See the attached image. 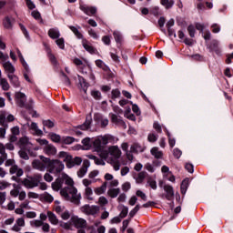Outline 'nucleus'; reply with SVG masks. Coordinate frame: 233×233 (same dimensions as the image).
I'll use <instances>...</instances> for the list:
<instances>
[{
  "label": "nucleus",
  "mask_w": 233,
  "mask_h": 233,
  "mask_svg": "<svg viewBox=\"0 0 233 233\" xmlns=\"http://www.w3.org/2000/svg\"><path fill=\"white\" fill-rule=\"evenodd\" d=\"M82 144H83V149L84 150H90V148H92V139H90V137H86L82 140Z\"/></svg>",
  "instance_id": "bb28decb"
},
{
  "label": "nucleus",
  "mask_w": 233,
  "mask_h": 233,
  "mask_svg": "<svg viewBox=\"0 0 233 233\" xmlns=\"http://www.w3.org/2000/svg\"><path fill=\"white\" fill-rule=\"evenodd\" d=\"M161 5H163V6H165L166 8H170L173 3L172 1H169V0H161Z\"/></svg>",
  "instance_id": "0e129e2a"
},
{
  "label": "nucleus",
  "mask_w": 233,
  "mask_h": 233,
  "mask_svg": "<svg viewBox=\"0 0 233 233\" xmlns=\"http://www.w3.org/2000/svg\"><path fill=\"white\" fill-rule=\"evenodd\" d=\"M82 184L85 186V190H84L85 199H87L88 201H94V190L90 187V185H92V180L88 178H84L82 180Z\"/></svg>",
  "instance_id": "0eeeda50"
},
{
  "label": "nucleus",
  "mask_w": 233,
  "mask_h": 233,
  "mask_svg": "<svg viewBox=\"0 0 233 233\" xmlns=\"http://www.w3.org/2000/svg\"><path fill=\"white\" fill-rule=\"evenodd\" d=\"M30 128L35 132V136H43V130L39 129L35 122L31 123Z\"/></svg>",
  "instance_id": "cd10ccee"
},
{
  "label": "nucleus",
  "mask_w": 233,
  "mask_h": 233,
  "mask_svg": "<svg viewBox=\"0 0 233 233\" xmlns=\"http://www.w3.org/2000/svg\"><path fill=\"white\" fill-rule=\"evenodd\" d=\"M74 141H76L75 137H62V142L64 145H72V143H74Z\"/></svg>",
  "instance_id": "79ce46f5"
},
{
  "label": "nucleus",
  "mask_w": 233,
  "mask_h": 233,
  "mask_svg": "<svg viewBox=\"0 0 233 233\" xmlns=\"http://www.w3.org/2000/svg\"><path fill=\"white\" fill-rule=\"evenodd\" d=\"M65 206H61L59 200L55 201V211L56 214H62L65 211Z\"/></svg>",
  "instance_id": "c85d7f7f"
},
{
  "label": "nucleus",
  "mask_w": 233,
  "mask_h": 233,
  "mask_svg": "<svg viewBox=\"0 0 233 233\" xmlns=\"http://www.w3.org/2000/svg\"><path fill=\"white\" fill-rule=\"evenodd\" d=\"M91 95L95 99H101V92L99 91H92Z\"/></svg>",
  "instance_id": "774afa93"
},
{
  "label": "nucleus",
  "mask_w": 233,
  "mask_h": 233,
  "mask_svg": "<svg viewBox=\"0 0 233 233\" xmlns=\"http://www.w3.org/2000/svg\"><path fill=\"white\" fill-rule=\"evenodd\" d=\"M83 46L84 48L89 52L90 54H94V52H96V49H94V47H92V46L88 45L86 42H83Z\"/></svg>",
  "instance_id": "09e8293b"
},
{
  "label": "nucleus",
  "mask_w": 233,
  "mask_h": 233,
  "mask_svg": "<svg viewBox=\"0 0 233 233\" xmlns=\"http://www.w3.org/2000/svg\"><path fill=\"white\" fill-rule=\"evenodd\" d=\"M43 198L45 201H47V203H52V201H54V197L48 193H44Z\"/></svg>",
  "instance_id": "3c124183"
},
{
  "label": "nucleus",
  "mask_w": 233,
  "mask_h": 233,
  "mask_svg": "<svg viewBox=\"0 0 233 233\" xmlns=\"http://www.w3.org/2000/svg\"><path fill=\"white\" fill-rule=\"evenodd\" d=\"M145 177H147V172L141 171L140 173L137 174L136 179V183L141 184L143 181H145Z\"/></svg>",
  "instance_id": "72a5a7b5"
},
{
  "label": "nucleus",
  "mask_w": 233,
  "mask_h": 233,
  "mask_svg": "<svg viewBox=\"0 0 233 233\" xmlns=\"http://www.w3.org/2000/svg\"><path fill=\"white\" fill-rule=\"evenodd\" d=\"M78 81H79L80 88H82L84 92H86L88 88V84L85 81V78H83V76H78Z\"/></svg>",
  "instance_id": "f704fd0d"
},
{
  "label": "nucleus",
  "mask_w": 233,
  "mask_h": 233,
  "mask_svg": "<svg viewBox=\"0 0 233 233\" xmlns=\"http://www.w3.org/2000/svg\"><path fill=\"white\" fill-rule=\"evenodd\" d=\"M13 23L14 22L12 21V18L8 16L5 17L3 22L5 28H6L7 30H10L12 28Z\"/></svg>",
  "instance_id": "4c0bfd02"
},
{
  "label": "nucleus",
  "mask_w": 233,
  "mask_h": 233,
  "mask_svg": "<svg viewBox=\"0 0 233 233\" xmlns=\"http://www.w3.org/2000/svg\"><path fill=\"white\" fill-rule=\"evenodd\" d=\"M118 209H120V218H127V216H128V208H127V206L124 205H119L118 206Z\"/></svg>",
  "instance_id": "c756f323"
},
{
  "label": "nucleus",
  "mask_w": 233,
  "mask_h": 233,
  "mask_svg": "<svg viewBox=\"0 0 233 233\" xmlns=\"http://www.w3.org/2000/svg\"><path fill=\"white\" fill-rule=\"evenodd\" d=\"M7 77L12 85L15 86V88H19L21 86V82H19V77L15 76V74L13 75H7Z\"/></svg>",
  "instance_id": "6ab92c4d"
},
{
  "label": "nucleus",
  "mask_w": 233,
  "mask_h": 233,
  "mask_svg": "<svg viewBox=\"0 0 233 233\" xmlns=\"http://www.w3.org/2000/svg\"><path fill=\"white\" fill-rule=\"evenodd\" d=\"M69 28L75 34V35L78 37V39L83 38V35L75 26H70Z\"/></svg>",
  "instance_id": "864d4df0"
},
{
  "label": "nucleus",
  "mask_w": 233,
  "mask_h": 233,
  "mask_svg": "<svg viewBox=\"0 0 233 233\" xmlns=\"http://www.w3.org/2000/svg\"><path fill=\"white\" fill-rule=\"evenodd\" d=\"M121 96V91L119 89H114L111 93L112 99H117V97Z\"/></svg>",
  "instance_id": "5fc2aeb1"
},
{
  "label": "nucleus",
  "mask_w": 233,
  "mask_h": 233,
  "mask_svg": "<svg viewBox=\"0 0 233 233\" xmlns=\"http://www.w3.org/2000/svg\"><path fill=\"white\" fill-rule=\"evenodd\" d=\"M147 187H150L153 190H157V182H156V179L149 177L147 179Z\"/></svg>",
  "instance_id": "e433bc0d"
},
{
  "label": "nucleus",
  "mask_w": 233,
  "mask_h": 233,
  "mask_svg": "<svg viewBox=\"0 0 233 233\" xmlns=\"http://www.w3.org/2000/svg\"><path fill=\"white\" fill-rule=\"evenodd\" d=\"M36 143H38V145H40V147H46L48 144V140L45 139V138H36L35 139Z\"/></svg>",
  "instance_id": "603ef678"
},
{
  "label": "nucleus",
  "mask_w": 233,
  "mask_h": 233,
  "mask_svg": "<svg viewBox=\"0 0 233 233\" xmlns=\"http://www.w3.org/2000/svg\"><path fill=\"white\" fill-rule=\"evenodd\" d=\"M181 193L187 194V189L188 188V178H186L181 183Z\"/></svg>",
  "instance_id": "37998d69"
},
{
  "label": "nucleus",
  "mask_w": 233,
  "mask_h": 233,
  "mask_svg": "<svg viewBox=\"0 0 233 233\" xmlns=\"http://www.w3.org/2000/svg\"><path fill=\"white\" fill-rule=\"evenodd\" d=\"M0 154L4 157V159H6V157H8V155H6L5 152V145H3V143H0Z\"/></svg>",
  "instance_id": "6e6d98bb"
},
{
  "label": "nucleus",
  "mask_w": 233,
  "mask_h": 233,
  "mask_svg": "<svg viewBox=\"0 0 233 233\" xmlns=\"http://www.w3.org/2000/svg\"><path fill=\"white\" fill-rule=\"evenodd\" d=\"M15 117L12 114H7L5 111L0 112V125H5V121H15Z\"/></svg>",
  "instance_id": "f8f14e48"
},
{
  "label": "nucleus",
  "mask_w": 233,
  "mask_h": 233,
  "mask_svg": "<svg viewBox=\"0 0 233 233\" xmlns=\"http://www.w3.org/2000/svg\"><path fill=\"white\" fill-rule=\"evenodd\" d=\"M61 227L66 230H70L72 227H75L76 228H85V227H86V220L77 216H72L70 220L68 222L62 223Z\"/></svg>",
  "instance_id": "39448f33"
},
{
  "label": "nucleus",
  "mask_w": 233,
  "mask_h": 233,
  "mask_svg": "<svg viewBox=\"0 0 233 233\" xmlns=\"http://www.w3.org/2000/svg\"><path fill=\"white\" fill-rule=\"evenodd\" d=\"M0 86L5 92H8V90H10V84L6 78H0Z\"/></svg>",
  "instance_id": "393cba45"
},
{
  "label": "nucleus",
  "mask_w": 233,
  "mask_h": 233,
  "mask_svg": "<svg viewBox=\"0 0 233 233\" xmlns=\"http://www.w3.org/2000/svg\"><path fill=\"white\" fill-rule=\"evenodd\" d=\"M56 44L61 50H65V38H56Z\"/></svg>",
  "instance_id": "de8ad7c7"
},
{
  "label": "nucleus",
  "mask_w": 233,
  "mask_h": 233,
  "mask_svg": "<svg viewBox=\"0 0 233 233\" xmlns=\"http://www.w3.org/2000/svg\"><path fill=\"white\" fill-rule=\"evenodd\" d=\"M58 157L60 159H64V162L66 163L67 168H73V167H79L81 163H83V158L79 157H76L75 158L72 157L70 154L65 151H61L58 153Z\"/></svg>",
  "instance_id": "20e7f679"
},
{
  "label": "nucleus",
  "mask_w": 233,
  "mask_h": 233,
  "mask_svg": "<svg viewBox=\"0 0 233 233\" xmlns=\"http://www.w3.org/2000/svg\"><path fill=\"white\" fill-rule=\"evenodd\" d=\"M63 183L67 185L66 187L63 188ZM52 189L55 192H59L60 196L66 201H71V203H76L79 205V199H81V195L77 194V188L74 187V179L66 173H62L51 185ZM62 188V189H61Z\"/></svg>",
  "instance_id": "f257e3e1"
},
{
  "label": "nucleus",
  "mask_w": 233,
  "mask_h": 233,
  "mask_svg": "<svg viewBox=\"0 0 233 233\" xmlns=\"http://www.w3.org/2000/svg\"><path fill=\"white\" fill-rule=\"evenodd\" d=\"M159 166H160L159 162L155 161L153 162V165L150 163L146 164L145 168L146 170H147V172L154 173L156 172V167H159Z\"/></svg>",
  "instance_id": "5701e85b"
},
{
  "label": "nucleus",
  "mask_w": 233,
  "mask_h": 233,
  "mask_svg": "<svg viewBox=\"0 0 233 233\" xmlns=\"http://www.w3.org/2000/svg\"><path fill=\"white\" fill-rule=\"evenodd\" d=\"M86 172H88V169L86 168V167H80V169L77 171V176L79 177H85V176H86Z\"/></svg>",
  "instance_id": "49530a36"
},
{
  "label": "nucleus",
  "mask_w": 233,
  "mask_h": 233,
  "mask_svg": "<svg viewBox=\"0 0 233 233\" xmlns=\"http://www.w3.org/2000/svg\"><path fill=\"white\" fill-rule=\"evenodd\" d=\"M80 10H82V12H85L86 15H94V14L97 12V9L96 7H91L87 5H80Z\"/></svg>",
  "instance_id": "2eb2a0df"
},
{
  "label": "nucleus",
  "mask_w": 233,
  "mask_h": 233,
  "mask_svg": "<svg viewBox=\"0 0 233 233\" xmlns=\"http://www.w3.org/2000/svg\"><path fill=\"white\" fill-rule=\"evenodd\" d=\"M105 192H106V182L101 187L95 188V194H96V196H101V194H105Z\"/></svg>",
  "instance_id": "2f4dec72"
},
{
  "label": "nucleus",
  "mask_w": 233,
  "mask_h": 233,
  "mask_svg": "<svg viewBox=\"0 0 233 233\" xmlns=\"http://www.w3.org/2000/svg\"><path fill=\"white\" fill-rule=\"evenodd\" d=\"M151 156H154L156 159H161L163 157V151L159 150V147H154L150 150Z\"/></svg>",
  "instance_id": "412c9836"
},
{
  "label": "nucleus",
  "mask_w": 233,
  "mask_h": 233,
  "mask_svg": "<svg viewBox=\"0 0 233 233\" xmlns=\"http://www.w3.org/2000/svg\"><path fill=\"white\" fill-rule=\"evenodd\" d=\"M130 188H132V185L130 184V182H125L124 184H122L123 192H128Z\"/></svg>",
  "instance_id": "4d7b16f0"
},
{
  "label": "nucleus",
  "mask_w": 233,
  "mask_h": 233,
  "mask_svg": "<svg viewBox=\"0 0 233 233\" xmlns=\"http://www.w3.org/2000/svg\"><path fill=\"white\" fill-rule=\"evenodd\" d=\"M15 101L18 106L25 108L26 106V95L22 92H16L15 94Z\"/></svg>",
  "instance_id": "1a4fd4ad"
},
{
  "label": "nucleus",
  "mask_w": 233,
  "mask_h": 233,
  "mask_svg": "<svg viewBox=\"0 0 233 233\" xmlns=\"http://www.w3.org/2000/svg\"><path fill=\"white\" fill-rule=\"evenodd\" d=\"M108 143H114V137L111 135L100 136L92 139V148L95 152H101L103 147Z\"/></svg>",
  "instance_id": "7ed1b4c3"
},
{
  "label": "nucleus",
  "mask_w": 233,
  "mask_h": 233,
  "mask_svg": "<svg viewBox=\"0 0 233 233\" xmlns=\"http://www.w3.org/2000/svg\"><path fill=\"white\" fill-rule=\"evenodd\" d=\"M131 152H143V149H141V146H139V144H134L131 146Z\"/></svg>",
  "instance_id": "680f3d73"
},
{
  "label": "nucleus",
  "mask_w": 233,
  "mask_h": 233,
  "mask_svg": "<svg viewBox=\"0 0 233 233\" xmlns=\"http://www.w3.org/2000/svg\"><path fill=\"white\" fill-rule=\"evenodd\" d=\"M97 176H99L98 170H93L88 174L89 179H94L95 177H97Z\"/></svg>",
  "instance_id": "e2e57ef3"
},
{
  "label": "nucleus",
  "mask_w": 233,
  "mask_h": 233,
  "mask_svg": "<svg viewBox=\"0 0 233 233\" xmlns=\"http://www.w3.org/2000/svg\"><path fill=\"white\" fill-rule=\"evenodd\" d=\"M16 53L23 66L25 68V70H28V64H26V61H25V57H23V54H21V51L19 49H16Z\"/></svg>",
  "instance_id": "a19ab883"
},
{
  "label": "nucleus",
  "mask_w": 233,
  "mask_h": 233,
  "mask_svg": "<svg viewBox=\"0 0 233 233\" xmlns=\"http://www.w3.org/2000/svg\"><path fill=\"white\" fill-rule=\"evenodd\" d=\"M10 174H16L18 177H21L23 176L24 172L23 169L19 168L16 165H14L10 168Z\"/></svg>",
  "instance_id": "a878e982"
},
{
  "label": "nucleus",
  "mask_w": 233,
  "mask_h": 233,
  "mask_svg": "<svg viewBox=\"0 0 233 233\" xmlns=\"http://www.w3.org/2000/svg\"><path fill=\"white\" fill-rule=\"evenodd\" d=\"M16 53L23 66L25 68V70H28V64H26V61H25V57H23V54H21V51L19 49H16Z\"/></svg>",
  "instance_id": "ea45409f"
},
{
  "label": "nucleus",
  "mask_w": 233,
  "mask_h": 233,
  "mask_svg": "<svg viewBox=\"0 0 233 233\" xmlns=\"http://www.w3.org/2000/svg\"><path fill=\"white\" fill-rule=\"evenodd\" d=\"M124 116L127 117V119H130V121H136V116L132 114L130 107H127Z\"/></svg>",
  "instance_id": "473e14b6"
},
{
  "label": "nucleus",
  "mask_w": 233,
  "mask_h": 233,
  "mask_svg": "<svg viewBox=\"0 0 233 233\" xmlns=\"http://www.w3.org/2000/svg\"><path fill=\"white\" fill-rule=\"evenodd\" d=\"M47 218L52 225L59 224V219H57V217L52 211H47Z\"/></svg>",
  "instance_id": "b1692460"
},
{
  "label": "nucleus",
  "mask_w": 233,
  "mask_h": 233,
  "mask_svg": "<svg viewBox=\"0 0 233 233\" xmlns=\"http://www.w3.org/2000/svg\"><path fill=\"white\" fill-rule=\"evenodd\" d=\"M60 216L64 221H67V219H70V211L65 209Z\"/></svg>",
  "instance_id": "8fccbe9b"
},
{
  "label": "nucleus",
  "mask_w": 233,
  "mask_h": 233,
  "mask_svg": "<svg viewBox=\"0 0 233 233\" xmlns=\"http://www.w3.org/2000/svg\"><path fill=\"white\" fill-rule=\"evenodd\" d=\"M121 194V189L119 187H111L107 190V196L112 199L117 198Z\"/></svg>",
  "instance_id": "a211bd4d"
},
{
  "label": "nucleus",
  "mask_w": 233,
  "mask_h": 233,
  "mask_svg": "<svg viewBox=\"0 0 233 233\" xmlns=\"http://www.w3.org/2000/svg\"><path fill=\"white\" fill-rule=\"evenodd\" d=\"M136 196H137V198H141L143 201H147V194H145V192L142 190H137Z\"/></svg>",
  "instance_id": "13d9d810"
},
{
  "label": "nucleus",
  "mask_w": 233,
  "mask_h": 233,
  "mask_svg": "<svg viewBox=\"0 0 233 233\" xmlns=\"http://www.w3.org/2000/svg\"><path fill=\"white\" fill-rule=\"evenodd\" d=\"M40 159L42 160H34L32 162L33 168H35L36 170H40V172H45L46 170L47 167H50V158L41 156Z\"/></svg>",
  "instance_id": "423d86ee"
},
{
  "label": "nucleus",
  "mask_w": 233,
  "mask_h": 233,
  "mask_svg": "<svg viewBox=\"0 0 233 233\" xmlns=\"http://www.w3.org/2000/svg\"><path fill=\"white\" fill-rule=\"evenodd\" d=\"M20 145L22 148H25V150L30 151V148H32V143L28 140V137H24L20 138Z\"/></svg>",
  "instance_id": "aec40b11"
},
{
  "label": "nucleus",
  "mask_w": 233,
  "mask_h": 233,
  "mask_svg": "<svg viewBox=\"0 0 233 233\" xmlns=\"http://www.w3.org/2000/svg\"><path fill=\"white\" fill-rule=\"evenodd\" d=\"M44 130L46 128H54L55 123L52 120H44L43 121Z\"/></svg>",
  "instance_id": "c03bdc74"
},
{
  "label": "nucleus",
  "mask_w": 233,
  "mask_h": 233,
  "mask_svg": "<svg viewBox=\"0 0 233 233\" xmlns=\"http://www.w3.org/2000/svg\"><path fill=\"white\" fill-rule=\"evenodd\" d=\"M81 212L87 216H94V214H97V212H99V208H97V206L86 205L81 208Z\"/></svg>",
  "instance_id": "9d476101"
},
{
  "label": "nucleus",
  "mask_w": 233,
  "mask_h": 233,
  "mask_svg": "<svg viewBox=\"0 0 233 233\" xmlns=\"http://www.w3.org/2000/svg\"><path fill=\"white\" fill-rule=\"evenodd\" d=\"M164 190L166 192V198L170 201L174 199V187L172 186H164Z\"/></svg>",
  "instance_id": "dca6fc26"
},
{
  "label": "nucleus",
  "mask_w": 233,
  "mask_h": 233,
  "mask_svg": "<svg viewBox=\"0 0 233 233\" xmlns=\"http://www.w3.org/2000/svg\"><path fill=\"white\" fill-rule=\"evenodd\" d=\"M161 172H162L164 177H168V176H171V173H172V172H170V168H168V167H167V166H163L161 167Z\"/></svg>",
  "instance_id": "a18cd8bd"
},
{
  "label": "nucleus",
  "mask_w": 233,
  "mask_h": 233,
  "mask_svg": "<svg viewBox=\"0 0 233 233\" xmlns=\"http://www.w3.org/2000/svg\"><path fill=\"white\" fill-rule=\"evenodd\" d=\"M111 121L112 123H115V125H125V122H123L120 117L114 114L111 115Z\"/></svg>",
  "instance_id": "58836bf2"
},
{
  "label": "nucleus",
  "mask_w": 233,
  "mask_h": 233,
  "mask_svg": "<svg viewBox=\"0 0 233 233\" xmlns=\"http://www.w3.org/2000/svg\"><path fill=\"white\" fill-rule=\"evenodd\" d=\"M31 225L32 227L39 228V227H42L43 222L41 220H33L31 221Z\"/></svg>",
  "instance_id": "338daca9"
},
{
  "label": "nucleus",
  "mask_w": 233,
  "mask_h": 233,
  "mask_svg": "<svg viewBox=\"0 0 233 233\" xmlns=\"http://www.w3.org/2000/svg\"><path fill=\"white\" fill-rule=\"evenodd\" d=\"M50 165L53 166V168H55L56 172H63V170H65V164H63V162L59 160H50Z\"/></svg>",
  "instance_id": "4468645a"
},
{
  "label": "nucleus",
  "mask_w": 233,
  "mask_h": 233,
  "mask_svg": "<svg viewBox=\"0 0 233 233\" xmlns=\"http://www.w3.org/2000/svg\"><path fill=\"white\" fill-rule=\"evenodd\" d=\"M43 150L46 156H56V154H57V148H56V147H54L52 144H48L47 146L44 147Z\"/></svg>",
  "instance_id": "ddd939ff"
},
{
  "label": "nucleus",
  "mask_w": 233,
  "mask_h": 233,
  "mask_svg": "<svg viewBox=\"0 0 233 233\" xmlns=\"http://www.w3.org/2000/svg\"><path fill=\"white\" fill-rule=\"evenodd\" d=\"M48 35L51 39H59L61 33L57 27H54L48 30Z\"/></svg>",
  "instance_id": "f3484780"
},
{
  "label": "nucleus",
  "mask_w": 233,
  "mask_h": 233,
  "mask_svg": "<svg viewBox=\"0 0 233 233\" xmlns=\"http://www.w3.org/2000/svg\"><path fill=\"white\" fill-rule=\"evenodd\" d=\"M98 205L105 207V205H108V199L105 197H100L98 198Z\"/></svg>",
  "instance_id": "052dcab7"
},
{
  "label": "nucleus",
  "mask_w": 233,
  "mask_h": 233,
  "mask_svg": "<svg viewBox=\"0 0 233 233\" xmlns=\"http://www.w3.org/2000/svg\"><path fill=\"white\" fill-rule=\"evenodd\" d=\"M2 66L7 76H12L15 74V67L12 65V62L5 61L2 63Z\"/></svg>",
  "instance_id": "9b49d317"
},
{
  "label": "nucleus",
  "mask_w": 233,
  "mask_h": 233,
  "mask_svg": "<svg viewBox=\"0 0 233 233\" xmlns=\"http://www.w3.org/2000/svg\"><path fill=\"white\" fill-rule=\"evenodd\" d=\"M49 138L51 139V141H53V143H62V139H63L61 136L56 133H50Z\"/></svg>",
  "instance_id": "7c9ffc66"
},
{
  "label": "nucleus",
  "mask_w": 233,
  "mask_h": 233,
  "mask_svg": "<svg viewBox=\"0 0 233 233\" xmlns=\"http://www.w3.org/2000/svg\"><path fill=\"white\" fill-rule=\"evenodd\" d=\"M182 154L183 153L178 148H175L173 151V156H175L177 157V159H179L181 157Z\"/></svg>",
  "instance_id": "69168bd1"
},
{
  "label": "nucleus",
  "mask_w": 233,
  "mask_h": 233,
  "mask_svg": "<svg viewBox=\"0 0 233 233\" xmlns=\"http://www.w3.org/2000/svg\"><path fill=\"white\" fill-rule=\"evenodd\" d=\"M92 124V116L86 118V122L80 126L81 130H88L90 128V125Z\"/></svg>",
  "instance_id": "c9c22d12"
},
{
  "label": "nucleus",
  "mask_w": 233,
  "mask_h": 233,
  "mask_svg": "<svg viewBox=\"0 0 233 233\" xmlns=\"http://www.w3.org/2000/svg\"><path fill=\"white\" fill-rule=\"evenodd\" d=\"M100 157L102 159H108V163L111 164V167H113L114 170L116 172H118V170L121 168V156H123V152H121V149L117 146H110L107 148V152L102 151L99 154Z\"/></svg>",
  "instance_id": "f03ea898"
},
{
  "label": "nucleus",
  "mask_w": 233,
  "mask_h": 233,
  "mask_svg": "<svg viewBox=\"0 0 233 233\" xmlns=\"http://www.w3.org/2000/svg\"><path fill=\"white\" fill-rule=\"evenodd\" d=\"M42 178L41 175H35L33 177L25 178L22 183L25 188H35L39 187Z\"/></svg>",
  "instance_id": "6e6552de"
},
{
  "label": "nucleus",
  "mask_w": 233,
  "mask_h": 233,
  "mask_svg": "<svg viewBox=\"0 0 233 233\" xmlns=\"http://www.w3.org/2000/svg\"><path fill=\"white\" fill-rule=\"evenodd\" d=\"M94 119H95V121H97V122L101 121L102 127L108 126V120L106 118H103V116H101V114H99V113H96L94 115Z\"/></svg>",
  "instance_id": "4be33fe9"
},
{
  "label": "nucleus",
  "mask_w": 233,
  "mask_h": 233,
  "mask_svg": "<svg viewBox=\"0 0 233 233\" xmlns=\"http://www.w3.org/2000/svg\"><path fill=\"white\" fill-rule=\"evenodd\" d=\"M116 201H118L119 203H125V201H127V194L125 193L118 194Z\"/></svg>",
  "instance_id": "bf43d9fd"
}]
</instances>
